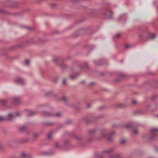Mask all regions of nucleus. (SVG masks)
Listing matches in <instances>:
<instances>
[{
    "label": "nucleus",
    "instance_id": "nucleus-1",
    "mask_svg": "<svg viewBox=\"0 0 158 158\" xmlns=\"http://www.w3.org/2000/svg\"><path fill=\"white\" fill-rule=\"evenodd\" d=\"M107 132V130L106 128H104L101 129L100 130V134L99 136L100 139H106L109 141H112L113 138L112 136L115 134V131H113L109 134Z\"/></svg>",
    "mask_w": 158,
    "mask_h": 158
},
{
    "label": "nucleus",
    "instance_id": "nucleus-2",
    "mask_svg": "<svg viewBox=\"0 0 158 158\" xmlns=\"http://www.w3.org/2000/svg\"><path fill=\"white\" fill-rule=\"evenodd\" d=\"M158 131V128H154L151 129L149 134H145L143 135V137L147 140H152L156 137V133Z\"/></svg>",
    "mask_w": 158,
    "mask_h": 158
},
{
    "label": "nucleus",
    "instance_id": "nucleus-3",
    "mask_svg": "<svg viewBox=\"0 0 158 158\" xmlns=\"http://www.w3.org/2000/svg\"><path fill=\"white\" fill-rule=\"evenodd\" d=\"M139 36L141 40H146L150 39H154L156 37V35L154 34H151L148 31H146L140 33Z\"/></svg>",
    "mask_w": 158,
    "mask_h": 158
},
{
    "label": "nucleus",
    "instance_id": "nucleus-4",
    "mask_svg": "<svg viewBox=\"0 0 158 158\" xmlns=\"http://www.w3.org/2000/svg\"><path fill=\"white\" fill-rule=\"evenodd\" d=\"M20 115V113L19 112H17L15 113H10L6 116V120L12 121L15 117L19 116Z\"/></svg>",
    "mask_w": 158,
    "mask_h": 158
},
{
    "label": "nucleus",
    "instance_id": "nucleus-5",
    "mask_svg": "<svg viewBox=\"0 0 158 158\" xmlns=\"http://www.w3.org/2000/svg\"><path fill=\"white\" fill-rule=\"evenodd\" d=\"M137 125L135 123L130 122H129V130L132 128L133 133L135 134H136L138 133V130L137 128Z\"/></svg>",
    "mask_w": 158,
    "mask_h": 158
},
{
    "label": "nucleus",
    "instance_id": "nucleus-6",
    "mask_svg": "<svg viewBox=\"0 0 158 158\" xmlns=\"http://www.w3.org/2000/svg\"><path fill=\"white\" fill-rule=\"evenodd\" d=\"M128 98H125L122 103H118L117 104V107H120L122 108H125L127 106L128 104Z\"/></svg>",
    "mask_w": 158,
    "mask_h": 158
},
{
    "label": "nucleus",
    "instance_id": "nucleus-7",
    "mask_svg": "<svg viewBox=\"0 0 158 158\" xmlns=\"http://www.w3.org/2000/svg\"><path fill=\"white\" fill-rule=\"evenodd\" d=\"M43 115L46 116H54L57 117H59L61 116V114L59 112H57L55 113V114H52L49 112H44L43 113Z\"/></svg>",
    "mask_w": 158,
    "mask_h": 158
},
{
    "label": "nucleus",
    "instance_id": "nucleus-8",
    "mask_svg": "<svg viewBox=\"0 0 158 158\" xmlns=\"http://www.w3.org/2000/svg\"><path fill=\"white\" fill-rule=\"evenodd\" d=\"M115 148L114 147H112L108 149L103 151L101 154V156H103L105 154H108L112 152L114 150Z\"/></svg>",
    "mask_w": 158,
    "mask_h": 158
},
{
    "label": "nucleus",
    "instance_id": "nucleus-9",
    "mask_svg": "<svg viewBox=\"0 0 158 158\" xmlns=\"http://www.w3.org/2000/svg\"><path fill=\"white\" fill-rule=\"evenodd\" d=\"M158 106V104L157 103L154 104L152 105L149 104L147 106V108L149 110L154 111L157 108Z\"/></svg>",
    "mask_w": 158,
    "mask_h": 158
},
{
    "label": "nucleus",
    "instance_id": "nucleus-10",
    "mask_svg": "<svg viewBox=\"0 0 158 158\" xmlns=\"http://www.w3.org/2000/svg\"><path fill=\"white\" fill-rule=\"evenodd\" d=\"M104 14L105 15L109 17H111L112 13L110 10H107L105 12Z\"/></svg>",
    "mask_w": 158,
    "mask_h": 158
},
{
    "label": "nucleus",
    "instance_id": "nucleus-11",
    "mask_svg": "<svg viewBox=\"0 0 158 158\" xmlns=\"http://www.w3.org/2000/svg\"><path fill=\"white\" fill-rule=\"evenodd\" d=\"M16 83H19L21 84H23L25 83L24 80L22 78H18L15 80Z\"/></svg>",
    "mask_w": 158,
    "mask_h": 158
},
{
    "label": "nucleus",
    "instance_id": "nucleus-12",
    "mask_svg": "<svg viewBox=\"0 0 158 158\" xmlns=\"http://www.w3.org/2000/svg\"><path fill=\"white\" fill-rule=\"evenodd\" d=\"M143 113V111L140 110H136L134 111L133 114L135 115L141 114Z\"/></svg>",
    "mask_w": 158,
    "mask_h": 158
},
{
    "label": "nucleus",
    "instance_id": "nucleus-13",
    "mask_svg": "<svg viewBox=\"0 0 158 158\" xmlns=\"http://www.w3.org/2000/svg\"><path fill=\"white\" fill-rule=\"evenodd\" d=\"M20 99L18 97H14L13 98V102L14 104L16 105L20 102Z\"/></svg>",
    "mask_w": 158,
    "mask_h": 158
},
{
    "label": "nucleus",
    "instance_id": "nucleus-14",
    "mask_svg": "<svg viewBox=\"0 0 158 158\" xmlns=\"http://www.w3.org/2000/svg\"><path fill=\"white\" fill-rule=\"evenodd\" d=\"M36 113L35 111L32 110H27V116H32L35 114Z\"/></svg>",
    "mask_w": 158,
    "mask_h": 158
},
{
    "label": "nucleus",
    "instance_id": "nucleus-15",
    "mask_svg": "<svg viewBox=\"0 0 158 158\" xmlns=\"http://www.w3.org/2000/svg\"><path fill=\"white\" fill-rule=\"evenodd\" d=\"M96 131V129H95L90 130L89 131V134L90 135H94Z\"/></svg>",
    "mask_w": 158,
    "mask_h": 158
},
{
    "label": "nucleus",
    "instance_id": "nucleus-16",
    "mask_svg": "<svg viewBox=\"0 0 158 158\" xmlns=\"http://www.w3.org/2000/svg\"><path fill=\"white\" fill-rule=\"evenodd\" d=\"M110 158H120V155L119 154H117L114 155H112L110 156Z\"/></svg>",
    "mask_w": 158,
    "mask_h": 158
},
{
    "label": "nucleus",
    "instance_id": "nucleus-17",
    "mask_svg": "<svg viewBox=\"0 0 158 158\" xmlns=\"http://www.w3.org/2000/svg\"><path fill=\"white\" fill-rule=\"evenodd\" d=\"M53 61L56 63H57L58 61H61L60 59L58 57H55L53 59Z\"/></svg>",
    "mask_w": 158,
    "mask_h": 158
},
{
    "label": "nucleus",
    "instance_id": "nucleus-18",
    "mask_svg": "<svg viewBox=\"0 0 158 158\" xmlns=\"http://www.w3.org/2000/svg\"><path fill=\"white\" fill-rule=\"evenodd\" d=\"M52 133L50 132L48 134L47 138L48 139H51L52 137Z\"/></svg>",
    "mask_w": 158,
    "mask_h": 158
},
{
    "label": "nucleus",
    "instance_id": "nucleus-19",
    "mask_svg": "<svg viewBox=\"0 0 158 158\" xmlns=\"http://www.w3.org/2000/svg\"><path fill=\"white\" fill-rule=\"evenodd\" d=\"M120 143L121 145H124L126 143V140L124 139H122L120 140Z\"/></svg>",
    "mask_w": 158,
    "mask_h": 158
},
{
    "label": "nucleus",
    "instance_id": "nucleus-20",
    "mask_svg": "<svg viewBox=\"0 0 158 158\" xmlns=\"http://www.w3.org/2000/svg\"><path fill=\"white\" fill-rule=\"evenodd\" d=\"M79 75H70V77L72 79H74L77 78Z\"/></svg>",
    "mask_w": 158,
    "mask_h": 158
},
{
    "label": "nucleus",
    "instance_id": "nucleus-21",
    "mask_svg": "<svg viewBox=\"0 0 158 158\" xmlns=\"http://www.w3.org/2000/svg\"><path fill=\"white\" fill-rule=\"evenodd\" d=\"M118 127V125L116 124H113L111 126V128L113 129Z\"/></svg>",
    "mask_w": 158,
    "mask_h": 158
},
{
    "label": "nucleus",
    "instance_id": "nucleus-22",
    "mask_svg": "<svg viewBox=\"0 0 158 158\" xmlns=\"http://www.w3.org/2000/svg\"><path fill=\"white\" fill-rule=\"evenodd\" d=\"M29 63L30 61L29 60H26L24 61V64L26 65L27 66L29 65Z\"/></svg>",
    "mask_w": 158,
    "mask_h": 158
},
{
    "label": "nucleus",
    "instance_id": "nucleus-23",
    "mask_svg": "<svg viewBox=\"0 0 158 158\" xmlns=\"http://www.w3.org/2000/svg\"><path fill=\"white\" fill-rule=\"evenodd\" d=\"M1 102L2 104L3 105H6L7 104V102L5 100H2Z\"/></svg>",
    "mask_w": 158,
    "mask_h": 158
},
{
    "label": "nucleus",
    "instance_id": "nucleus-24",
    "mask_svg": "<svg viewBox=\"0 0 158 158\" xmlns=\"http://www.w3.org/2000/svg\"><path fill=\"white\" fill-rule=\"evenodd\" d=\"M26 129V127L24 126L21 127L19 128V130L21 131H24Z\"/></svg>",
    "mask_w": 158,
    "mask_h": 158
},
{
    "label": "nucleus",
    "instance_id": "nucleus-25",
    "mask_svg": "<svg viewBox=\"0 0 158 158\" xmlns=\"http://www.w3.org/2000/svg\"><path fill=\"white\" fill-rule=\"evenodd\" d=\"M6 117L0 116V121L6 120Z\"/></svg>",
    "mask_w": 158,
    "mask_h": 158
},
{
    "label": "nucleus",
    "instance_id": "nucleus-26",
    "mask_svg": "<svg viewBox=\"0 0 158 158\" xmlns=\"http://www.w3.org/2000/svg\"><path fill=\"white\" fill-rule=\"evenodd\" d=\"M82 68H84L85 69H88V66L87 64H85L84 66L82 67Z\"/></svg>",
    "mask_w": 158,
    "mask_h": 158
},
{
    "label": "nucleus",
    "instance_id": "nucleus-27",
    "mask_svg": "<svg viewBox=\"0 0 158 158\" xmlns=\"http://www.w3.org/2000/svg\"><path fill=\"white\" fill-rule=\"evenodd\" d=\"M59 146V144L57 142L55 143V146L56 148H58Z\"/></svg>",
    "mask_w": 158,
    "mask_h": 158
},
{
    "label": "nucleus",
    "instance_id": "nucleus-28",
    "mask_svg": "<svg viewBox=\"0 0 158 158\" xmlns=\"http://www.w3.org/2000/svg\"><path fill=\"white\" fill-rule=\"evenodd\" d=\"M53 124V123H46L45 125H50Z\"/></svg>",
    "mask_w": 158,
    "mask_h": 158
},
{
    "label": "nucleus",
    "instance_id": "nucleus-29",
    "mask_svg": "<svg viewBox=\"0 0 158 158\" xmlns=\"http://www.w3.org/2000/svg\"><path fill=\"white\" fill-rule=\"evenodd\" d=\"M92 105V104L91 103H89L87 104V106L88 108H89L91 107Z\"/></svg>",
    "mask_w": 158,
    "mask_h": 158
},
{
    "label": "nucleus",
    "instance_id": "nucleus-30",
    "mask_svg": "<svg viewBox=\"0 0 158 158\" xmlns=\"http://www.w3.org/2000/svg\"><path fill=\"white\" fill-rule=\"evenodd\" d=\"M121 35V33H117L116 35V37L117 38H118Z\"/></svg>",
    "mask_w": 158,
    "mask_h": 158
},
{
    "label": "nucleus",
    "instance_id": "nucleus-31",
    "mask_svg": "<svg viewBox=\"0 0 158 158\" xmlns=\"http://www.w3.org/2000/svg\"><path fill=\"white\" fill-rule=\"evenodd\" d=\"M66 100H67L66 98L65 97H63L61 99V100H63L64 101H66Z\"/></svg>",
    "mask_w": 158,
    "mask_h": 158
},
{
    "label": "nucleus",
    "instance_id": "nucleus-32",
    "mask_svg": "<svg viewBox=\"0 0 158 158\" xmlns=\"http://www.w3.org/2000/svg\"><path fill=\"white\" fill-rule=\"evenodd\" d=\"M156 98V97L154 95V96H152L151 97V100H152L155 99Z\"/></svg>",
    "mask_w": 158,
    "mask_h": 158
},
{
    "label": "nucleus",
    "instance_id": "nucleus-33",
    "mask_svg": "<svg viewBox=\"0 0 158 158\" xmlns=\"http://www.w3.org/2000/svg\"><path fill=\"white\" fill-rule=\"evenodd\" d=\"M73 2H78L80 0H71Z\"/></svg>",
    "mask_w": 158,
    "mask_h": 158
},
{
    "label": "nucleus",
    "instance_id": "nucleus-34",
    "mask_svg": "<svg viewBox=\"0 0 158 158\" xmlns=\"http://www.w3.org/2000/svg\"><path fill=\"white\" fill-rule=\"evenodd\" d=\"M33 136L34 138H36L37 136V134L36 133H34L33 134Z\"/></svg>",
    "mask_w": 158,
    "mask_h": 158
},
{
    "label": "nucleus",
    "instance_id": "nucleus-35",
    "mask_svg": "<svg viewBox=\"0 0 158 158\" xmlns=\"http://www.w3.org/2000/svg\"><path fill=\"white\" fill-rule=\"evenodd\" d=\"M65 81H66V80L65 79H64L63 80V84L65 85Z\"/></svg>",
    "mask_w": 158,
    "mask_h": 158
},
{
    "label": "nucleus",
    "instance_id": "nucleus-36",
    "mask_svg": "<svg viewBox=\"0 0 158 158\" xmlns=\"http://www.w3.org/2000/svg\"><path fill=\"white\" fill-rule=\"evenodd\" d=\"M27 29H29V30H33V28H31V27H27Z\"/></svg>",
    "mask_w": 158,
    "mask_h": 158
},
{
    "label": "nucleus",
    "instance_id": "nucleus-37",
    "mask_svg": "<svg viewBox=\"0 0 158 158\" xmlns=\"http://www.w3.org/2000/svg\"><path fill=\"white\" fill-rule=\"evenodd\" d=\"M132 102L133 104H135L136 103V101L133 100L132 101Z\"/></svg>",
    "mask_w": 158,
    "mask_h": 158
},
{
    "label": "nucleus",
    "instance_id": "nucleus-38",
    "mask_svg": "<svg viewBox=\"0 0 158 158\" xmlns=\"http://www.w3.org/2000/svg\"><path fill=\"white\" fill-rule=\"evenodd\" d=\"M126 48H128V45L127 44L125 46Z\"/></svg>",
    "mask_w": 158,
    "mask_h": 158
},
{
    "label": "nucleus",
    "instance_id": "nucleus-39",
    "mask_svg": "<svg viewBox=\"0 0 158 158\" xmlns=\"http://www.w3.org/2000/svg\"><path fill=\"white\" fill-rule=\"evenodd\" d=\"M62 65H63V64H61L60 66H61V67L62 68H63L64 67H63L62 66Z\"/></svg>",
    "mask_w": 158,
    "mask_h": 158
},
{
    "label": "nucleus",
    "instance_id": "nucleus-40",
    "mask_svg": "<svg viewBox=\"0 0 158 158\" xmlns=\"http://www.w3.org/2000/svg\"><path fill=\"white\" fill-rule=\"evenodd\" d=\"M156 117L158 118V114H156Z\"/></svg>",
    "mask_w": 158,
    "mask_h": 158
},
{
    "label": "nucleus",
    "instance_id": "nucleus-41",
    "mask_svg": "<svg viewBox=\"0 0 158 158\" xmlns=\"http://www.w3.org/2000/svg\"><path fill=\"white\" fill-rule=\"evenodd\" d=\"M97 65H99V64H98V63H95Z\"/></svg>",
    "mask_w": 158,
    "mask_h": 158
},
{
    "label": "nucleus",
    "instance_id": "nucleus-42",
    "mask_svg": "<svg viewBox=\"0 0 158 158\" xmlns=\"http://www.w3.org/2000/svg\"><path fill=\"white\" fill-rule=\"evenodd\" d=\"M126 127H128V125H126Z\"/></svg>",
    "mask_w": 158,
    "mask_h": 158
},
{
    "label": "nucleus",
    "instance_id": "nucleus-43",
    "mask_svg": "<svg viewBox=\"0 0 158 158\" xmlns=\"http://www.w3.org/2000/svg\"><path fill=\"white\" fill-rule=\"evenodd\" d=\"M93 84V83H91V85H92V84Z\"/></svg>",
    "mask_w": 158,
    "mask_h": 158
},
{
    "label": "nucleus",
    "instance_id": "nucleus-44",
    "mask_svg": "<svg viewBox=\"0 0 158 158\" xmlns=\"http://www.w3.org/2000/svg\"><path fill=\"white\" fill-rule=\"evenodd\" d=\"M63 66H64V67L65 66V65H64Z\"/></svg>",
    "mask_w": 158,
    "mask_h": 158
}]
</instances>
